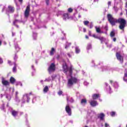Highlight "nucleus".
Listing matches in <instances>:
<instances>
[{
	"instance_id": "43",
	"label": "nucleus",
	"mask_w": 127,
	"mask_h": 127,
	"mask_svg": "<svg viewBox=\"0 0 127 127\" xmlns=\"http://www.w3.org/2000/svg\"><path fill=\"white\" fill-rule=\"evenodd\" d=\"M1 110L4 111V104H2V106L1 107Z\"/></svg>"
},
{
	"instance_id": "23",
	"label": "nucleus",
	"mask_w": 127,
	"mask_h": 127,
	"mask_svg": "<svg viewBox=\"0 0 127 127\" xmlns=\"http://www.w3.org/2000/svg\"><path fill=\"white\" fill-rule=\"evenodd\" d=\"M54 52H55V49H54V48H52L51 51L50 52V55L51 56L54 55Z\"/></svg>"
},
{
	"instance_id": "2",
	"label": "nucleus",
	"mask_w": 127,
	"mask_h": 127,
	"mask_svg": "<svg viewBox=\"0 0 127 127\" xmlns=\"http://www.w3.org/2000/svg\"><path fill=\"white\" fill-rule=\"evenodd\" d=\"M107 18L109 21V22L111 23V25L113 26L116 25V23H120L119 28L121 30L124 31L125 29V27H126V24H127V21L126 20L123 18H119L118 20L114 17H113V16L111 15V14H108L107 15Z\"/></svg>"
},
{
	"instance_id": "59",
	"label": "nucleus",
	"mask_w": 127,
	"mask_h": 127,
	"mask_svg": "<svg viewBox=\"0 0 127 127\" xmlns=\"http://www.w3.org/2000/svg\"><path fill=\"white\" fill-rule=\"evenodd\" d=\"M67 56H68V57H71V55L70 54V53H67Z\"/></svg>"
},
{
	"instance_id": "14",
	"label": "nucleus",
	"mask_w": 127,
	"mask_h": 127,
	"mask_svg": "<svg viewBox=\"0 0 127 127\" xmlns=\"http://www.w3.org/2000/svg\"><path fill=\"white\" fill-rule=\"evenodd\" d=\"M100 40L102 44H103V43H104V42L105 43L106 45H107L108 44V43L106 42V41H107V39L105 38V37H101V38H100Z\"/></svg>"
},
{
	"instance_id": "27",
	"label": "nucleus",
	"mask_w": 127,
	"mask_h": 127,
	"mask_svg": "<svg viewBox=\"0 0 127 127\" xmlns=\"http://www.w3.org/2000/svg\"><path fill=\"white\" fill-rule=\"evenodd\" d=\"M5 98L8 101H10V100H11V96H10V95L9 94H6L5 96Z\"/></svg>"
},
{
	"instance_id": "52",
	"label": "nucleus",
	"mask_w": 127,
	"mask_h": 127,
	"mask_svg": "<svg viewBox=\"0 0 127 127\" xmlns=\"http://www.w3.org/2000/svg\"><path fill=\"white\" fill-rule=\"evenodd\" d=\"M106 45H107V47H108V48H111V47H112V44L108 45V44H107Z\"/></svg>"
},
{
	"instance_id": "17",
	"label": "nucleus",
	"mask_w": 127,
	"mask_h": 127,
	"mask_svg": "<svg viewBox=\"0 0 127 127\" xmlns=\"http://www.w3.org/2000/svg\"><path fill=\"white\" fill-rule=\"evenodd\" d=\"M21 22V21H20L18 20H15L14 21V22H13V25H15V26H16V27H17V28H18L19 26H18V25H16V24L20 23Z\"/></svg>"
},
{
	"instance_id": "38",
	"label": "nucleus",
	"mask_w": 127,
	"mask_h": 127,
	"mask_svg": "<svg viewBox=\"0 0 127 127\" xmlns=\"http://www.w3.org/2000/svg\"><path fill=\"white\" fill-rule=\"evenodd\" d=\"M92 48V45L91 44H88L87 45V50H90Z\"/></svg>"
},
{
	"instance_id": "42",
	"label": "nucleus",
	"mask_w": 127,
	"mask_h": 127,
	"mask_svg": "<svg viewBox=\"0 0 127 127\" xmlns=\"http://www.w3.org/2000/svg\"><path fill=\"white\" fill-rule=\"evenodd\" d=\"M91 63H92V66H96V65H95V61H94V60L92 61Z\"/></svg>"
},
{
	"instance_id": "31",
	"label": "nucleus",
	"mask_w": 127,
	"mask_h": 127,
	"mask_svg": "<svg viewBox=\"0 0 127 127\" xmlns=\"http://www.w3.org/2000/svg\"><path fill=\"white\" fill-rule=\"evenodd\" d=\"M70 45H71V43L66 42L64 48L65 49H67V48H68L70 46Z\"/></svg>"
},
{
	"instance_id": "40",
	"label": "nucleus",
	"mask_w": 127,
	"mask_h": 127,
	"mask_svg": "<svg viewBox=\"0 0 127 127\" xmlns=\"http://www.w3.org/2000/svg\"><path fill=\"white\" fill-rule=\"evenodd\" d=\"M110 115H111V117H115V115H116V112H112L110 113Z\"/></svg>"
},
{
	"instance_id": "48",
	"label": "nucleus",
	"mask_w": 127,
	"mask_h": 127,
	"mask_svg": "<svg viewBox=\"0 0 127 127\" xmlns=\"http://www.w3.org/2000/svg\"><path fill=\"white\" fill-rule=\"evenodd\" d=\"M17 60V56L16 55V54L15 55L14 57V60Z\"/></svg>"
},
{
	"instance_id": "54",
	"label": "nucleus",
	"mask_w": 127,
	"mask_h": 127,
	"mask_svg": "<svg viewBox=\"0 0 127 127\" xmlns=\"http://www.w3.org/2000/svg\"><path fill=\"white\" fill-rule=\"evenodd\" d=\"M101 37H102L96 36V37H95V38H96V39H99V40H100Z\"/></svg>"
},
{
	"instance_id": "47",
	"label": "nucleus",
	"mask_w": 127,
	"mask_h": 127,
	"mask_svg": "<svg viewBox=\"0 0 127 127\" xmlns=\"http://www.w3.org/2000/svg\"><path fill=\"white\" fill-rule=\"evenodd\" d=\"M105 127H110V125H109V124L106 123L105 124Z\"/></svg>"
},
{
	"instance_id": "50",
	"label": "nucleus",
	"mask_w": 127,
	"mask_h": 127,
	"mask_svg": "<svg viewBox=\"0 0 127 127\" xmlns=\"http://www.w3.org/2000/svg\"><path fill=\"white\" fill-rule=\"evenodd\" d=\"M108 7H109L110 5L112 4V2L111 1H108Z\"/></svg>"
},
{
	"instance_id": "56",
	"label": "nucleus",
	"mask_w": 127,
	"mask_h": 127,
	"mask_svg": "<svg viewBox=\"0 0 127 127\" xmlns=\"http://www.w3.org/2000/svg\"><path fill=\"white\" fill-rule=\"evenodd\" d=\"M89 36H92V32L91 31H89V33H88Z\"/></svg>"
},
{
	"instance_id": "22",
	"label": "nucleus",
	"mask_w": 127,
	"mask_h": 127,
	"mask_svg": "<svg viewBox=\"0 0 127 127\" xmlns=\"http://www.w3.org/2000/svg\"><path fill=\"white\" fill-rule=\"evenodd\" d=\"M81 104L82 106H85L87 104V100L85 99H82L81 101Z\"/></svg>"
},
{
	"instance_id": "20",
	"label": "nucleus",
	"mask_w": 127,
	"mask_h": 127,
	"mask_svg": "<svg viewBox=\"0 0 127 127\" xmlns=\"http://www.w3.org/2000/svg\"><path fill=\"white\" fill-rule=\"evenodd\" d=\"M69 16L68 13H64L63 15V19L64 20H66V19H68Z\"/></svg>"
},
{
	"instance_id": "7",
	"label": "nucleus",
	"mask_w": 127,
	"mask_h": 127,
	"mask_svg": "<svg viewBox=\"0 0 127 127\" xmlns=\"http://www.w3.org/2000/svg\"><path fill=\"white\" fill-rule=\"evenodd\" d=\"M29 11H30V7L28 5L27 6L26 10L24 12V15L26 18H27V17H28L29 15Z\"/></svg>"
},
{
	"instance_id": "8",
	"label": "nucleus",
	"mask_w": 127,
	"mask_h": 127,
	"mask_svg": "<svg viewBox=\"0 0 127 127\" xmlns=\"http://www.w3.org/2000/svg\"><path fill=\"white\" fill-rule=\"evenodd\" d=\"M65 111L68 114V116H71L72 115V112L71 111V108L69 106V104H67L65 107Z\"/></svg>"
},
{
	"instance_id": "37",
	"label": "nucleus",
	"mask_w": 127,
	"mask_h": 127,
	"mask_svg": "<svg viewBox=\"0 0 127 127\" xmlns=\"http://www.w3.org/2000/svg\"><path fill=\"white\" fill-rule=\"evenodd\" d=\"M15 48L17 52H18V51H19L20 49V48H19V47H18V45H15Z\"/></svg>"
},
{
	"instance_id": "49",
	"label": "nucleus",
	"mask_w": 127,
	"mask_h": 127,
	"mask_svg": "<svg viewBox=\"0 0 127 127\" xmlns=\"http://www.w3.org/2000/svg\"><path fill=\"white\" fill-rule=\"evenodd\" d=\"M45 1L46 2L47 5H48L49 4V0H45Z\"/></svg>"
},
{
	"instance_id": "39",
	"label": "nucleus",
	"mask_w": 127,
	"mask_h": 127,
	"mask_svg": "<svg viewBox=\"0 0 127 127\" xmlns=\"http://www.w3.org/2000/svg\"><path fill=\"white\" fill-rule=\"evenodd\" d=\"M89 21H83V24H84V25L88 26V24H89Z\"/></svg>"
},
{
	"instance_id": "55",
	"label": "nucleus",
	"mask_w": 127,
	"mask_h": 127,
	"mask_svg": "<svg viewBox=\"0 0 127 127\" xmlns=\"http://www.w3.org/2000/svg\"><path fill=\"white\" fill-rule=\"evenodd\" d=\"M104 28L105 30H106L107 31L108 30V26H105Z\"/></svg>"
},
{
	"instance_id": "6",
	"label": "nucleus",
	"mask_w": 127,
	"mask_h": 127,
	"mask_svg": "<svg viewBox=\"0 0 127 127\" xmlns=\"http://www.w3.org/2000/svg\"><path fill=\"white\" fill-rule=\"evenodd\" d=\"M116 57L118 60H119V61H120L121 63H123L124 61V58H123V56L121 55V53L117 52L116 53Z\"/></svg>"
},
{
	"instance_id": "33",
	"label": "nucleus",
	"mask_w": 127,
	"mask_h": 127,
	"mask_svg": "<svg viewBox=\"0 0 127 127\" xmlns=\"http://www.w3.org/2000/svg\"><path fill=\"white\" fill-rule=\"evenodd\" d=\"M31 68L32 69V70H33V71L32 72V76H34V72H35V68H34V65H32L31 66Z\"/></svg>"
},
{
	"instance_id": "34",
	"label": "nucleus",
	"mask_w": 127,
	"mask_h": 127,
	"mask_svg": "<svg viewBox=\"0 0 127 127\" xmlns=\"http://www.w3.org/2000/svg\"><path fill=\"white\" fill-rule=\"evenodd\" d=\"M116 33H115L114 31H112L110 33V36L111 37H115Z\"/></svg>"
},
{
	"instance_id": "45",
	"label": "nucleus",
	"mask_w": 127,
	"mask_h": 127,
	"mask_svg": "<svg viewBox=\"0 0 127 127\" xmlns=\"http://www.w3.org/2000/svg\"><path fill=\"white\" fill-rule=\"evenodd\" d=\"M89 28H90V29L93 28V23L92 22L90 23V25L89 26Z\"/></svg>"
},
{
	"instance_id": "32",
	"label": "nucleus",
	"mask_w": 127,
	"mask_h": 127,
	"mask_svg": "<svg viewBox=\"0 0 127 127\" xmlns=\"http://www.w3.org/2000/svg\"><path fill=\"white\" fill-rule=\"evenodd\" d=\"M33 37L34 40H35L37 37V34L35 32H33Z\"/></svg>"
},
{
	"instance_id": "28",
	"label": "nucleus",
	"mask_w": 127,
	"mask_h": 127,
	"mask_svg": "<svg viewBox=\"0 0 127 127\" xmlns=\"http://www.w3.org/2000/svg\"><path fill=\"white\" fill-rule=\"evenodd\" d=\"M113 86H114V88H115L116 89L119 88V84L117 82H114Z\"/></svg>"
},
{
	"instance_id": "62",
	"label": "nucleus",
	"mask_w": 127,
	"mask_h": 127,
	"mask_svg": "<svg viewBox=\"0 0 127 127\" xmlns=\"http://www.w3.org/2000/svg\"><path fill=\"white\" fill-rule=\"evenodd\" d=\"M8 64H9V65H12L10 64V63H11V62H10V61H8Z\"/></svg>"
},
{
	"instance_id": "57",
	"label": "nucleus",
	"mask_w": 127,
	"mask_h": 127,
	"mask_svg": "<svg viewBox=\"0 0 127 127\" xmlns=\"http://www.w3.org/2000/svg\"><path fill=\"white\" fill-rule=\"evenodd\" d=\"M3 61H2V59H1V58H0V64H1Z\"/></svg>"
},
{
	"instance_id": "46",
	"label": "nucleus",
	"mask_w": 127,
	"mask_h": 127,
	"mask_svg": "<svg viewBox=\"0 0 127 127\" xmlns=\"http://www.w3.org/2000/svg\"><path fill=\"white\" fill-rule=\"evenodd\" d=\"M84 85H85V86H88V85H89V83L87 81H84Z\"/></svg>"
},
{
	"instance_id": "5",
	"label": "nucleus",
	"mask_w": 127,
	"mask_h": 127,
	"mask_svg": "<svg viewBox=\"0 0 127 127\" xmlns=\"http://www.w3.org/2000/svg\"><path fill=\"white\" fill-rule=\"evenodd\" d=\"M14 12V7L12 6H8V9L6 10V14H9V13H13Z\"/></svg>"
},
{
	"instance_id": "53",
	"label": "nucleus",
	"mask_w": 127,
	"mask_h": 127,
	"mask_svg": "<svg viewBox=\"0 0 127 127\" xmlns=\"http://www.w3.org/2000/svg\"><path fill=\"white\" fill-rule=\"evenodd\" d=\"M98 126L99 127H104V125H103V124H99V125H98Z\"/></svg>"
},
{
	"instance_id": "58",
	"label": "nucleus",
	"mask_w": 127,
	"mask_h": 127,
	"mask_svg": "<svg viewBox=\"0 0 127 127\" xmlns=\"http://www.w3.org/2000/svg\"><path fill=\"white\" fill-rule=\"evenodd\" d=\"M17 95H18V92L16 91L15 93V97H17Z\"/></svg>"
},
{
	"instance_id": "24",
	"label": "nucleus",
	"mask_w": 127,
	"mask_h": 127,
	"mask_svg": "<svg viewBox=\"0 0 127 127\" xmlns=\"http://www.w3.org/2000/svg\"><path fill=\"white\" fill-rule=\"evenodd\" d=\"M126 72L125 73L124 77L123 78L124 81L127 82V70L126 69Z\"/></svg>"
},
{
	"instance_id": "25",
	"label": "nucleus",
	"mask_w": 127,
	"mask_h": 127,
	"mask_svg": "<svg viewBox=\"0 0 127 127\" xmlns=\"http://www.w3.org/2000/svg\"><path fill=\"white\" fill-rule=\"evenodd\" d=\"M10 82L11 84H14L15 82V79L13 77H11L10 78Z\"/></svg>"
},
{
	"instance_id": "26",
	"label": "nucleus",
	"mask_w": 127,
	"mask_h": 127,
	"mask_svg": "<svg viewBox=\"0 0 127 127\" xmlns=\"http://www.w3.org/2000/svg\"><path fill=\"white\" fill-rule=\"evenodd\" d=\"M75 53H76V54H79V53H80V50L79 48V47H75Z\"/></svg>"
},
{
	"instance_id": "3",
	"label": "nucleus",
	"mask_w": 127,
	"mask_h": 127,
	"mask_svg": "<svg viewBox=\"0 0 127 127\" xmlns=\"http://www.w3.org/2000/svg\"><path fill=\"white\" fill-rule=\"evenodd\" d=\"M32 95V93L30 92L29 94H25L22 99V104H25V102L29 103L30 101V95Z\"/></svg>"
},
{
	"instance_id": "11",
	"label": "nucleus",
	"mask_w": 127,
	"mask_h": 127,
	"mask_svg": "<svg viewBox=\"0 0 127 127\" xmlns=\"http://www.w3.org/2000/svg\"><path fill=\"white\" fill-rule=\"evenodd\" d=\"M105 84L107 91L109 94H111L112 93V90H111V86H109V84L107 83V82H105Z\"/></svg>"
},
{
	"instance_id": "4",
	"label": "nucleus",
	"mask_w": 127,
	"mask_h": 127,
	"mask_svg": "<svg viewBox=\"0 0 127 127\" xmlns=\"http://www.w3.org/2000/svg\"><path fill=\"white\" fill-rule=\"evenodd\" d=\"M56 69V66L55 64L54 63L51 64L50 65V66L48 68V71L50 74H51V73L54 72Z\"/></svg>"
},
{
	"instance_id": "12",
	"label": "nucleus",
	"mask_w": 127,
	"mask_h": 127,
	"mask_svg": "<svg viewBox=\"0 0 127 127\" xmlns=\"http://www.w3.org/2000/svg\"><path fill=\"white\" fill-rule=\"evenodd\" d=\"M13 65H14L13 68H12V72L13 73H16V71H17V69H16L17 67V64L15 63V62L13 63Z\"/></svg>"
},
{
	"instance_id": "41",
	"label": "nucleus",
	"mask_w": 127,
	"mask_h": 127,
	"mask_svg": "<svg viewBox=\"0 0 127 127\" xmlns=\"http://www.w3.org/2000/svg\"><path fill=\"white\" fill-rule=\"evenodd\" d=\"M35 101H36V97H34L32 100L33 104H34V103H35Z\"/></svg>"
},
{
	"instance_id": "64",
	"label": "nucleus",
	"mask_w": 127,
	"mask_h": 127,
	"mask_svg": "<svg viewBox=\"0 0 127 127\" xmlns=\"http://www.w3.org/2000/svg\"><path fill=\"white\" fill-rule=\"evenodd\" d=\"M12 36H14V35H15V33L12 32Z\"/></svg>"
},
{
	"instance_id": "15",
	"label": "nucleus",
	"mask_w": 127,
	"mask_h": 127,
	"mask_svg": "<svg viewBox=\"0 0 127 127\" xmlns=\"http://www.w3.org/2000/svg\"><path fill=\"white\" fill-rule=\"evenodd\" d=\"M11 115H12V116H13V117L15 118V117H17V115H18V112L15 110H12L11 111Z\"/></svg>"
},
{
	"instance_id": "10",
	"label": "nucleus",
	"mask_w": 127,
	"mask_h": 127,
	"mask_svg": "<svg viewBox=\"0 0 127 127\" xmlns=\"http://www.w3.org/2000/svg\"><path fill=\"white\" fill-rule=\"evenodd\" d=\"M89 103L91 107H96V106H98V105H99V103H98V102L95 100H91L89 101Z\"/></svg>"
},
{
	"instance_id": "61",
	"label": "nucleus",
	"mask_w": 127,
	"mask_h": 127,
	"mask_svg": "<svg viewBox=\"0 0 127 127\" xmlns=\"http://www.w3.org/2000/svg\"><path fill=\"white\" fill-rule=\"evenodd\" d=\"M5 7H3L2 9V12H3V11L4 10Z\"/></svg>"
},
{
	"instance_id": "30",
	"label": "nucleus",
	"mask_w": 127,
	"mask_h": 127,
	"mask_svg": "<svg viewBox=\"0 0 127 127\" xmlns=\"http://www.w3.org/2000/svg\"><path fill=\"white\" fill-rule=\"evenodd\" d=\"M16 86H21V87H22V83H21L20 81H18L15 82Z\"/></svg>"
},
{
	"instance_id": "35",
	"label": "nucleus",
	"mask_w": 127,
	"mask_h": 127,
	"mask_svg": "<svg viewBox=\"0 0 127 127\" xmlns=\"http://www.w3.org/2000/svg\"><path fill=\"white\" fill-rule=\"evenodd\" d=\"M101 69H102V71H106V70H107V66H104L102 65Z\"/></svg>"
},
{
	"instance_id": "36",
	"label": "nucleus",
	"mask_w": 127,
	"mask_h": 127,
	"mask_svg": "<svg viewBox=\"0 0 127 127\" xmlns=\"http://www.w3.org/2000/svg\"><path fill=\"white\" fill-rule=\"evenodd\" d=\"M15 101L16 102V103H19L20 102V100H19V98H18V96H15Z\"/></svg>"
},
{
	"instance_id": "29",
	"label": "nucleus",
	"mask_w": 127,
	"mask_h": 127,
	"mask_svg": "<svg viewBox=\"0 0 127 127\" xmlns=\"http://www.w3.org/2000/svg\"><path fill=\"white\" fill-rule=\"evenodd\" d=\"M49 90V88H48V86L45 87L43 90L44 93H47Z\"/></svg>"
},
{
	"instance_id": "51",
	"label": "nucleus",
	"mask_w": 127,
	"mask_h": 127,
	"mask_svg": "<svg viewBox=\"0 0 127 127\" xmlns=\"http://www.w3.org/2000/svg\"><path fill=\"white\" fill-rule=\"evenodd\" d=\"M62 93H63L62 91H60L58 92V95H59V96H61V95L62 94Z\"/></svg>"
},
{
	"instance_id": "18",
	"label": "nucleus",
	"mask_w": 127,
	"mask_h": 127,
	"mask_svg": "<svg viewBox=\"0 0 127 127\" xmlns=\"http://www.w3.org/2000/svg\"><path fill=\"white\" fill-rule=\"evenodd\" d=\"M100 96L101 95L99 94H94L92 96V99H93V100H96L98 99V98H100Z\"/></svg>"
},
{
	"instance_id": "21",
	"label": "nucleus",
	"mask_w": 127,
	"mask_h": 127,
	"mask_svg": "<svg viewBox=\"0 0 127 127\" xmlns=\"http://www.w3.org/2000/svg\"><path fill=\"white\" fill-rule=\"evenodd\" d=\"M88 115L90 116V117H96V113H95V112L94 111H91V112L89 113H88Z\"/></svg>"
},
{
	"instance_id": "60",
	"label": "nucleus",
	"mask_w": 127,
	"mask_h": 127,
	"mask_svg": "<svg viewBox=\"0 0 127 127\" xmlns=\"http://www.w3.org/2000/svg\"><path fill=\"white\" fill-rule=\"evenodd\" d=\"M117 40V39L116 38H114L113 39V41H114V42H116Z\"/></svg>"
},
{
	"instance_id": "63",
	"label": "nucleus",
	"mask_w": 127,
	"mask_h": 127,
	"mask_svg": "<svg viewBox=\"0 0 127 127\" xmlns=\"http://www.w3.org/2000/svg\"><path fill=\"white\" fill-rule=\"evenodd\" d=\"M86 28H83V32H86Z\"/></svg>"
},
{
	"instance_id": "9",
	"label": "nucleus",
	"mask_w": 127,
	"mask_h": 127,
	"mask_svg": "<svg viewBox=\"0 0 127 127\" xmlns=\"http://www.w3.org/2000/svg\"><path fill=\"white\" fill-rule=\"evenodd\" d=\"M56 78V75H52L51 76H49V77L46 78V79L44 80L45 82H50L51 80L53 81Z\"/></svg>"
},
{
	"instance_id": "19",
	"label": "nucleus",
	"mask_w": 127,
	"mask_h": 127,
	"mask_svg": "<svg viewBox=\"0 0 127 127\" xmlns=\"http://www.w3.org/2000/svg\"><path fill=\"white\" fill-rule=\"evenodd\" d=\"M2 83L4 86H8L9 85V82L4 79L2 80Z\"/></svg>"
},
{
	"instance_id": "1",
	"label": "nucleus",
	"mask_w": 127,
	"mask_h": 127,
	"mask_svg": "<svg viewBox=\"0 0 127 127\" xmlns=\"http://www.w3.org/2000/svg\"><path fill=\"white\" fill-rule=\"evenodd\" d=\"M63 72L67 76V78L70 77L68 79L67 81V87L68 88H71L72 87L74 84H76L79 82V79L77 78V77L75 76H72V71H73V66L72 65L68 67V65H67V64L65 62L63 64Z\"/></svg>"
},
{
	"instance_id": "13",
	"label": "nucleus",
	"mask_w": 127,
	"mask_h": 127,
	"mask_svg": "<svg viewBox=\"0 0 127 127\" xmlns=\"http://www.w3.org/2000/svg\"><path fill=\"white\" fill-rule=\"evenodd\" d=\"M105 118V114L104 113H100L98 115V119H100V121H104Z\"/></svg>"
},
{
	"instance_id": "44",
	"label": "nucleus",
	"mask_w": 127,
	"mask_h": 127,
	"mask_svg": "<svg viewBox=\"0 0 127 127\" xmlns=\"http://www.w3.org/2000/svg\"><path fill=\"white\" fill-rule=\"evenodd\" d=\"M68 12H72V11H73V9L71 8H69L68 9Z\"/></svg>"
},
{
	"instance_id": "16",
	"label": "nucleus",
	"mask_w": 127,
	"mask_h": 127,
	"mask_svg": "<svg viewBox=\"0 0 127 127\" xmlns=\"http://www.w3.org/2000/svg\"><path fill=\"white\" fill-rule=\"evenodd\" d=\"M95 29H96V32H97V33H103V31H102L101 30V28H100V27H98V26H96L95 27Z\"/></svg>"
}]
</instances>
